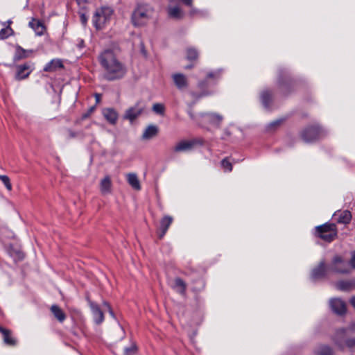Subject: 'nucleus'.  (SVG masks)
Wrapping results in <instances>:
<instances>
[{
    "label": "nucleus",
    "instance_id": "obj_13",
    "mask_svg": "<svg viewBox=\"0 0 355 355\" xmlns=\"http://www.w3.org/2000/svg\"><path fill=\"white\" fill-rule=\"evenodd\" d=\"M33 52V50H26L23 49L19 45H17L15 47V55L13 56V62H17L22 59L27 58L30 57Z\"/></svg>",
    "mask_w": 355,
    "mask_h": 355
},
{
    "label": "nucleus",
    "instance_id": "obj_46",
    "mask_svg": "<svg viewBox=\"0 0 355 355\" xmlns=\"http://www.w3.org/2000/svg\"><path fill=\"white\" fill-rule=\"evenodd\" d=\"M94 96H95V98H96V103H98L101 101V100L102 95L101 94L96 93L94 94Z\"/></svg>",
    "mask_w": 355,
    "mask_h": 355
},
{
    "label": "nucleus",
    "instance_id": "obj_17",
    "mask_svg": "<svg viewBox=\"0 0 355 355\" xmlns=\"http://www.w3.org/2000/svg\"><path fill=\"white\" fill-rule=\"evenodd\" d=\"M172 78L175 86L179 89H183L187 87L188 81L187 77L182 73H174L172 75Z\"/></svg>",
    "mask_w": 355,
    "mask_h": 355
},
{
    "label": "nucleus",
    "instance_id": "obj_40",
    "mask_svg": "<svg viewBox=\"0 0 355 355\" xmlns=\"http://www.w3.org/2000/svg\"><path fill=\"white\" fill-rule=\"evenodd\" d=\"M80 19L81 24L84 26H85L87 23V19H88L87 15L85 13H80Z\"/></svg>",
    "mask_w": 355,
    "mask_h": 355
},
{
    "label": "nucleus",
    "instance_id": "obj_3",
    "mask_svg": "<svg viewBox=\"0 0 355 355\" xmlns=\"http://www.w3.org/2000/svg\"><path fill=\"white\" fill-rule=\"evenodd\" d=\"M316 234L327 242L332 241L337 235L336 225L325 223L315 227Z\"/></svg>",
    "mask_w": 355,
    "mask_h": 355
},
{
    "label": "nucleus",
    "instance_id": "obj_26",
    "mask_svg": "<svg viewBox=\"0 0 355 355\" xmlns=\"http://www.w3.org/2000/svg\"><path fill=\"white\" fill-rule=\"evenodd\" d=\"M127 180L128 184L134 189L135 190L139 191L141 189L140 182L138 179V177L135 173H129L127 175Z\"/></svg>",
    "mask_w": 355,
    "mask_h": 355
},
{
    "label": "nucleus",
    "instance_id": "obj_55",
    "mask_svg": "<svg viewBox=\"0 0 355 355\" xmlns=\"http://www.w3.org/2000/svg\"><path fill=\"white\" fill-rule=\"evenodd\" d=\"M83 44H84L83 40H81V41H80V44H79V46H80V47H83V46H84V45H83Z\"/></svg>",
    "mask_w": 355,
    "mask_h": 355
},
{
    "label": "nucleus",
    "instance_id": "obj_41",
    "mask_svg": "<svg viewBox=\"0 0 355 355\" xmlns=\"http://www.w3.org/2000/svg\"><path fill=\"white\" fill-rule=\"evenodd\" d=\"M174 0H169L170 2H173ZM183 4L185 6L191 7L193 3V0H180Z\"/></svg>",
    "mask_w": 355,
    "mask_h": 355
},
{
    "label": "nucleus",
    "instance_id": "obj_20",
    "mask_svg": "<svg viewBox=\"0 0 355 355\" xmlns=\"http://www.w3.org/2000/svg\"><path fill=\"white\" fill-rule=\"evenodd\" d=\"M325 275L324 262L321 261L319 265L313 269L311 272V278L314 280L323 277Z\"/></svg>",
    "mask_w": 355,
    "mask_h": 355
},
{
    "label": "nucleus",
    "instance_id": "obj_37",
    "mask_svg": "<svg viewBox=\"0 0 355 355\" xmlns=\"http://www.w3.org/2000/svg\"><path fill=\"white\" fill-rule=\"evenodd\" d=\"M282 123V119L275 120V121L270 122L268 125L267 128H268V130H274L277 127H278Z\"/></svg>",
    "mask_w": 355,
    "mask_h": 355
},
{
    "label": "nucleus",
    "instance_id": "obj_53",
    "mask_svg": "<svg viewBox=\"0 0 355 355\" xmlns=\"http://www.w3.org/2000/svg\"><path fill=\"white\" fill-rule=\"evenodd\" d=\"M189 116H190V117H191L192 119H193V120H197V119H197V118H196V117L193 116V114H191V113H189Z\"/></svg>",
    "mask_w": 355,
    "mask_h": 355
},
{
    "label": "nucleus",
    "instance_id": "obj_18",
    "mask_svg": "<svg viewBox=\"0 0 355 355\" xmlns=\"http://www.w3.org/2000/svg\"><path fill=\"white\" fill-rule=\"evenodd\" d=\"M3 340L6 345L10 347H15L17 345V339L12 335V332L10 329H7L6 331L2 334Z\"/></svg>",
    "mask_w": 355,
    "mask_h": 355
},
{
    "label": "nucleus",
    "instance_id": "obj_58",
    "mask_svg": "<svg viewBox=\"0 0 355 355\" xmlns=\"http://www.w3.org/2000/svg\"><path fill=\"white\" fill-rule=\"evenodd\" d=\"M191 66H187V67H186V69H189V68H191Z\"/></svg>",
    "mask_w": 355,
    "mask_h": 355
},
{
    "label": "nucleus",
    "instance_id": "obj_5",
    "mask_svg": "<svg viewBox=\"0 0 355 355\" xmlns=\"http://www.w3.org/2000/svg\"><path fill=\"white\" fill-rule=\"evenodd\" d=\"M34 63L29 61L15 66V78L17 80L26 79L34 70Z\"/></svg>",
    "mask_w": 355,
    "mask_h": 355
},
{
    "label": "nucleus",
    "instance_id": "obj_45",
    "mask_svg": "<svg viewBox=\"0 0 355 355\" xmlns=\"http://www.w3.org/2000/svg\"><path fill=\"white\" fill-rule=\"evenodd\" d=\"M94 107H92L89 108V111L86 113V114H84L83 117V118H87L89 116V114L94 111Z\"/></svg>",
    "mask_w": 355,
    "mask_h": 355
},
{
    "label": "nucleus",
    "instance_id": "obj_9",
    "mask_svg": "<svg viewBox=\"0 0 355 355\" xmlns=\"http://www.w3.org/2000/svg\"><path fill=\"white\" fill-rule=\"evenodd\" d=\"M203 121L207 122L213 125H218L223 121V116L216 113H201L198 115Z\"/></svg>",
    "mask_w": 355,
    "mask_h": 355
},
{
    "label": "nucleus",
    "instance_id": "obj_21",
    "mask_svg": "<svg viewBox=\"0 0 355 355\" xmlns=\"http://www.w3.org/2000/svg\"><path fill=\"white\" fill-rule=\"evenodd\" d=\"M173 222V218L169 216H165L160 221V230L159 238L162 239L166 233L169 226Z\"/></svg>",
    "mask_w": 355,
    "mask_h": 355
},
{
    "label": "nucleus",
    "instance_id": "obj_10",
    "mask_svg": "<svg viewBox=\"0 0 355 355\" xmlns=\"http://www.w3.org/2000/svg\"><path fill=\"white\" fill-rule=\"evenodd\" d=\"M98 61L106 71L108 72L110 71L111 68L110 66V62L111 61V50L106 49L103 52H102L98 56Z\"/></svg>",
    "mask_w": 355,
    "mask_h": 355
},
{
    "label": "nucleus",
    "instance_id": "obj_27",
    "mask_svg": "<svg viewBox=\"0 0 355 355\" xmlns=\"http://www.w3.org/2000/svg\"><path fill=\"white\" fill-rule=\"evenodd\" d=\"M335 216H338L337 220L338 223L343 224L349 223L352 218V214L347 210L336 213Z\"/></svg>",
    "mask_w": 355,
    "mask_h": 355
},
{
    "label": "nucleus",
    "instance_id": "obj_22",
    "mask_svg": "<svg viewBox=\"0 0 355 355\" xmlns=\"http://www.w3.org/2000/svg\"><path fill=\"white\" fill-rule=\"evenodd\" d=\"M167 12L169 17L171 18L180 19L183 17V12L178 6H168Z\"/></svg>",
    "mask_w": 355,
    "mask_h": 355
},
{
    "label": "nucleus",
    "instance_id": "obj_14",
    "mask_svg": "<svg viewBox=\"0 0 355 355\" xmlns=\"http://www.w3.org/2000/svg\"><path fill=\"white\" fill-rule=\"evenodd\" d=\"M159 132L158 127L155 125H148L143 132L141 139L148 141L155 137Z\"/></svg>",
    "mask_w": 355,
    "mask_h": 355
},
{
    "label": "nucleus",
    "instance_id": "obj_16",
    "mask_svg": "<svg viewBox=\"0 0 355 355\" xmlns=\"http://www.w3.org/2000/svg\"><path fill=\"white\" fill-rule=\"evenodd\" d=\"M64 64L61 59H53L49 62L44 67L43 70L46 72H54L60 69H63Z\"/></svg>",
    "mask_w": 355,
    "mask_h": 355
},
{
    "label": "nucleus",
    "instance_id": "obj_36",
    "mask_svg": "<svg viewBox=\"0 0 355 355\" xmlns=\"http://www.w3.org/2000/svg\"><path fill=\"white\" fill-rule=\"evenodd\" d=\"M0 180L2 181V182L5 185L6 188L8 191L12 190V184L10 183V178L8 176L5 175H0Z\"/></svg>",
    "mask_w": 355,
    "mask_h": 355
},
{
    "label": "nucleus",
    "instance_id": "obj_50",
    "mask_svg": "<svg viewBox=\"0 0 355 355\" xmlns=\"http://www.w3.org/2000/svg\"><path fill=\"white\" fill-rule=\"evenodd\" d=\"M6 330H7V329H6V328H4V327H3L0 326V333H1V334H3L4 333V331H6Z\"/></svg>",
    "mask_w": 355,
    "mask_h": 355
},
{
    "label": "nucleus",
    "instance_id": "obj_44",
    "mask_svg": "<svg viewBox=\"0 0 355 355\" xmlns=\"http://www.w3.org/2000/svg\"><path fill=\"white\" fill-rule=\"evenodd\" d=\"M89 0H76L77 3L82 8H85V4L88 2Z\"/></svg>",
    "mask_w": 355,
    "mask_h": 355
},
{
    "label": "nucleus",
    "instance_id": "obj_7",
    "mask_svg": "<svg viewBox=\"0 0 355 355\" xmlns=\"http://www.w3.org/2000/svg\"><path fill=\"white\" fill-rule=\"evenodd\" d=\"M125 73V67L119 60L112 58V80L123 78Z\"/></svg>",
    "mask_w": 355,
    "mask_h": 355
},
{
    "label": "nucleus",
    "instance_id": "obj_33",
    "mask_svg": "<svg viewBox=\"0 0 355 355\" xmlns=\"http://www.w3.org/2000/svg\"><path fill=\"white\" fill-rule=\"evenodd\" d=\"M153 111L156 114L163 115L164 114L165 107L163 104L161 103H155L153 105Z\"/></svg>",
    "mask_w": 355,
    "mask_h": 355
},
{
    "label": "nucleus",
    "instance_id": "obj_29",
    "mask_svg": "<svg viewBox=\"0 0 355 355\" xmlns=\"http://www.w3.org/2000/svg\"><path fill=\"white\" fill-rule=\"evenodd\" d=\"M336 286L338 290L342 291H352V279L338 282Z\"/></svg>",
    "mask_w": 355,
    "mask_h": 355
},
{
    "label": "nucleus",
    "instance_id": "obj_25",
    "mask_svg": "<svg viewBox=\"0 0 355 355\" xmlns=\"http://www.w3.org/2000/svg\"><path fill=\"white\" fill-rule=\"evenodd\" d=\"M111 189V179L109 175H106L101 182L100 190L103 195L108 194Z\"/></svg>",
    "mask_w": 355,
    "mask_h": 355
},
{
    "label": "nucleus",
    "instance_id": "obj_34",
    "mask_svg": "<svg viewBox=\"0 0 355 355\" xmlns=\"http://www.w3.org/2000/svg\"><path fill=\"white\" fill-rule=\"evenodd\" d=\"M137 347L135 343H132L130 347H125L124 349V355H135Z\"/></svg>",
    "mask_w": 355,
    "mask_h": 355
},
{
    "label": "nucleus",
    "instance_id": "obj_15",
    "mask_svg": "<svg viewBox=\"0 0 355 355\" xmlns=\"http://www.w3.org/2000/svg\"><path fill=\"white\" fill-rule=\"evenodd\" d=\"M143 112V109L138 105L128 109L125 113L124 119L133 121L136 119Z\"/></svg>",
    "mask_w": 355,
    "mask_h": 355
},
{
    "label": "nucleus",
    "instance_id": "obj_23",
    "mask_svg": "<svg viewBox=\"0 0 355 355\" xmlns=\"http://www.w3.org/2000/svg\"><path fill=\"white\" fill-rule=\"evenodd\" d=\"M51 313L53 314L54 317L60 322H62L66 319V314L61 309V308L56 305L53 304L51 306L50 309Z\"/></svg>",
    "mask_w": 355,
    "mask_h": 355
},
{
    "label": "nucleus",
    "instance_id": "obj_12",
    "mask_svg": "<svg viewBox=\"0 0 355 355\" xmlns=\"http://www.w3.org/2000/svg\"><path fill=\"white\" fill-rule=\"evenodd\" d=\"M28 26L35 32V34L39 36L44 35L46 31L44 23L35 18H32L28 23Z\"/></svg>",
    "mask_w": 355,
    "mask_h": 355
},
{
    "label": "nucleus",
    "instance_id": "obj_30",
    "mask_svg": "<svg viewBox=\"0 0 355 355\" xmlns=\"http://www.w3.org/2000/svg\"><path fill=\"white\" fill-rule=\"evenodd\" d=\"M315 354L317 355H334V352L327 345H320L316 349Z\"/></svg>",
    "mask_w": 355,
    "mask_h": 355
},
{
    "label": "nucleus",
    "instance_id": "obj_11",
    "mask_svg": "<svg viewBox=\"0 0 355 355\" xmlns=\"http://www.w3.org/2000/svg\"><path fill=\"white\" fill-rule=\"evenodd\" d=\"M197 144V141L193 140H183L178 143L174 147L175 152H184L191 150L193 146Z\"/></svg>",
    "mask_w": 355,
    "mask_h": 355
},
{
    "label": "nucleus",
    "instance_id": "obj_8",
    "mask_svg": "<svg viewBox=\"0 0 355 355\" xmlns=\"http://www.w3.org/2000/svg\"><path fill=\"white\" fill-rule=\"evenodd\" d=\"M329 305L331 311L337 315H341L346 312V304L341 299H331L329 301Z\"/></svg>",
    "mask_w": 355,
    "mask_h": 355
},
{
    "label": "nucleus",
    "instance_id": "obj_49",
    "mask_svg": "<svg viewBox=\"0 0 355 355\" xmlns=\"http://www.w3.org/2000/svg\"><path fill=\"white\" fill-rule=\"evenodd\" d=\"M116 118H117L116 114L112 111V123L114 122V121L116 119Z\"/></svg>",
    "mask_w": 355,
    "mask_h": 355
},
{
    "label": "nucleus",
    "instance_id": "obj_31",
    "mask_svg": "<svg viewBox=\"0 0 355 355\" xmlns=\"http://www.w3.org/2000/svg\"><path fill=\"white\" fill-rule=\"evenodd\" d=\"M116 339L120 340L125 336V331L123 327L120 325L118 321H116V326L114 327Z\"/></svg>",
    "mask_w": 355,
    "mask_h": 355
},
{
    "label": "nucleus",
    "instance_id": "obj_48",
    "mask_svg": "<svg viewBox=\"0 0 355 355\" xmlns=\"http://www.w3.org/2000/svg\"><path fill=\"white\" fill-rule=\"evenodd\" d=\"M198 13V11L196 10V9H191V12H190V15H194Z\"/></svg>",
    "mask_w": 355,
    "mask_h": 355
},
{
    "label": "nucleus",
    "instance_id": "obj_38",
    "mask_svg": "<svg viewBox=\"0 0 355 355\" xmlns=\"http://www.w3.org/2000/svg\"><path fill=\"white\" fill-rule=\"evenodd\" d=\"M221 165L224 169H225L227 171H231L232 170V164L229 162L227 159H223L221 161Z\"/></svg>",
    "mask_w": 355,
    "mask_h": 355
},
{
    "label": "nucleus",
    "instance_id": "obj_43",
    "mask_svg": "<svg viewBox=\"0 0 355 355\" xmlns=\"http://www.w3.org/2000/svg\"><path fill=\"white\" fill-rule=\"evenodd\" d=\"M351 266L355 269V252L352 254V258L350 260Z\"/></svg>",
    "mask_w": 355,
    "mask_h": 355
},
{
    "label": "nucleus",
    "instance_id": "obj_1",
    "mask_svg": "<svg viewBox=\"0 0 355 355\" xmlns=\"http://www.w3.org/2000/svg\"><path fill=\"white\" fill-rule=\"evenodd\" d=\"M154 15V8L148 3H138L132 14V23L135 26L146 25Z\"/></svg>",
    "mask_w": 355,
    "mask_h": 355
},
{
    "label": "nucleus",
    "instance_id": "obj_4",
    "mask_svg": "<svg viewBox=\"0 0 355 355\" xmlns=\"http://www.w3.org/2000/svg\"><path fill=\"white\" fill-rule=\"evenodd\" d=\"M347 331L348 329L344 328L339 329L336 331L335 335L336 344L338 345L340 348L347 347L351 350H355V338L344 340V338L346 336Z\"/></svg>",
    "mask_w": 355,
    "mask_h": 355
},
{
    "label": "nucleus",
    "instance_id": "obj_56",
    "mask_svg": "<svg viewBox=\"0 0 355 355\" xmlns=\"http://www.w3.org/2000/svg\"><path fill=\"white\" fill-rule=\"evenodd\" d=\"M334 261H335V262H337V261H340L341 260L340 258H336Z\"/></svg>",
    "mask_w": 355,
    "mask_h": 355
},
{
    "label": "nucleus",
    "instance_id": "obj_42",
    "mask_svg": "<svg viewBox=\"0 0 355 355\" xmlns=\"http://www.w3.org/2000/svg\"><path fill=\"white\" fill-rule=\"evenodd\" d=\"M220 71H218L216 72H214V73H209L208 75H207V78H218L219 76H220Z\"/></svg>",
    "mask_w": 355,
    "mask_h": 355
},
{
    "label": "nucleus",
    "instance_id": "obj_47",
    "mask_svg": "<svg viewBox=\"0 0 355 355\" xmlns=\"http://www.w3.org/2000/svg\"><path fill=\"white\" fill-rule=\"evenodd\" d=\"M69 137H71V138H73L76 136V134L71 130H69Z\"/></svg>",
    "mask_w": 355,
    "mask_h": 355
},
{
    "label": "nucleus",
    "instance_id": "obj_28",
    "mask_svg": "<svg viewBox=\"0 0 355 355\" xmlns=\"http://www.w3.org/2000/svg\"><path fill=\"white\" fill-rule=\"evenodd\" d=\"M272 99V94L271 92L268 90H263L261 94V101L266 109H268L270 107V103Z\"/></svg>",
    "mask_w": 355,
    "mask_h": 355
},
{
    "label": "nucleus",
    "instance_id": "obj_52",
    "mask_svg": "<svg viewBox=\"0 0 355 355\" xmlns=\"http://www.w3.org/2000/svg\"><path fill=\"white\" fill-rule=\"evenodd\" d=\"M352 290H355V279H352Z\"/></svg>",
    "mask_w": 355,
    "mask_h": 355
},
{
    "label": "nucleus",
    "instance_id": "obj_6",
    "mask_svg": "<svg viewBox=\"0 0 355 355\" xmlns=\"http://www.w3.org/2000/svg\"><path fill=\"white\" fill-rule=\"evenodd\" d=\"M323 131L319 125H313L306 128L302 133V138L306 142L313 141L320 138Z\"/></svg>",
    "mask_w": 355,
    "mask_h": 355
},
{
    "label": "nucleus",
    "instance_id": "obj_39",
    "mask_svg": "<svg viewBox=\"0 0 355 355\" xmlns=\"http://www.w3.org/2000/svg\"><path fill=\"white\" fill-rule=\"evenodd\" d=\"M104 118L108 123H111V108H106L103 110Z\"/></svg>",
    "mask_w": 355,
    "mask_h": 355
},
{
    "label": "nucleus",
    "instance_id": "obj_32",
    "mask_svg": "<svg viewBox=\"0 0 355 355\" xmlns=\"http://www.w3.org/2000/svg\"><path fill=\"white\" fill-rule=\"evenodd\" d=\"M198 53L193 48H189L187 50V58L189 60H194L198 58Z\"/></svg>",
    "mask_w": 355,
    "mask_h": 355
},
{
    "label": "nucleus",
    "instance_id": "obj_2",
    "mask_svg": "<svg viewBox=\"0 0 355 355\" xmlns=\"http://www.w3.org/2000/svg\"><path fill=\"white\" fill-rule=\"evenodd\" d=\"M110 17L111 8L109 7H102L96 11L93 17V24L96 29H102L110 21Z\"/></svg>",
    "mask_w": 355,
    "mask_h": 355
},
{
    "label": "nucleus",
    "instance_id": "obj_57",
    "mask_svg": "<svg viewBox=\"0 0 355 355\" xmlns=\"http://www.w3.org/2000/svg\"><path fill=\"white\" fill-rule=\"evenodd\" d=\"M141 51H142V53H143L144 54H146V51H145V50H144V49H142Z\"/></svg>",
    "mask_w": 355,
    "mask_h": 355
},
{
    "label": "nucleus",
    "instance_id": "obj_24",
    "mask_svg": "<svg viewBox=\"0 0 355 355\" xmlns=\"http://www.w3.org/2000/svg\"><path fill=\"white\" fill-rule=\"evenodd\" d=\"M173 289H174L177 293L184 295L186 291V284L180 278H175L173 284L171 285Z\"/></svg>",
    "mask_w": 355,
    "mask_h": 355
},
{
    "label": "nucleus",
    "instance_id": "obj_54",
    "mask_svg": "<svg viewBox=\"0 0 355 355\" xmlns=\"http://www.w3.org/2000/svg\"><path fill=\"white\" fill-rule=\"evenodd\" d=\"M349 329L352 330V331H354L355 330V324L354 325H352L350 327H349Z\"/></svg>",
    "mask_w": 355,
    "mask_h": 355
},
{
    "label": "nucleus",
    "instance_id": "obj_51",
    "mask_svg": "<svg viewBox=\"0 0 355 355\" xmlns=\"http://www.w3.org/2000/svg\"><path fill=\"white\" fill-rule=\"evenodd\" d=\"M332 270H333L334 271H335V272H340V273H345V272H347L346 270H337V269H336V268H332Z\"/></svg>",
    "mask_w": 355,
    "mask_h": 355
},
{
    "label": "nucleus",
    "instance_id": "obj_19",
    "mask_svg": "<svg viewBox=\"0 0 355 355\" xmlns=\"http://www.w3.org/2000/svg\"><path fill=\"white\" fill-rule=\"evenodd\" d=\"M90 308L95 322L96 324L101 323L103 320V313L100 307L97 304L90 302Z\"/></svg>",
    "mask_w": 355,
    "mask_h": 355
},
{
    "label": "nucleus",
    "instance_id": "obj_35",
    "mask_svg": "<svg viewBox=\"0 0 355 355\" xmlns=\"http://www.w3.org/2000/svg\"><path fill=\"white\" fill-rule=\"evenodd\" d=\"M12 29L8 26L6 28H2L0 31V38L1 39H6L8 38L10 35L11 33H12Z\"/></svg>",
    "mask_w": 355,
    "mask_h": 355
}]
</instances>
